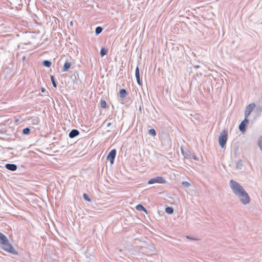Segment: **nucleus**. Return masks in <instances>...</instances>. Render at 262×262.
I'll return each instance as SVG.
<instances>
[{
  "mask_svg": "<svg viewBox=\"0 0 262 262\" xmlns=\"http://www.w3.org/2000/svg\"><path fill=\"white\" fill-rule=\"evenodd\" d=\"M117 151L115 149H113L108 153L106 159L109 160L110 163L113 164L116 155Z\"/></svg>",
  "mask_w": 262,
  "mask_h": 262,
  "instance_id": "39448f33",
  "label": "nucleus"
},
{
  "mask_svg": "<svg viewBox=\"0 0 262 262\" xmlns=\"http://www.w3.org/2000/svg\"><path fill=\"white\" fill-rule=\"evenodd\" d=\"M181 151L182 155L185 158H191L192 154L191 152L188 150L187 149H185L184 148L181 146Z\"/></svg>",
  "mask_w": 262,
  "mask_h": 262,
  "instance_id": "0eeeda50",
  "label": "nucleus"
},
{
  "mask_svg": "<svg viewBox=\"0 0 262 262\" xmlns=\"http://www.w3.org/2000/svg\"><path fill=\"white\" fill-rule=\"evenodd\" d=\"M190 159H193L195 160H198V158L195 156V155H193L192 154V156H191V158H189Z\"/></svg>",
  "mask_w": 262,
  "mask_h": 262,
  "instance_id": "c85d7f7f",
  "label": "nucleus"
},
{
  "mask_svg": "<svg viewBox=\"0 0 262 262\" xmlns=\"http://www.w3.org/2000/svg\"><path fill=\"white\" fill-rule=\"evenodd\" d=\"M8 242H9V241L6 236L0 232V245L5 244Z\"/></svg>",
  "mask_w": 262,
  "mask_h": 262,
  "instance_id": "9d476101",
  "label": "nucleus"
},
{
  "mask_svg": "<svg viewBox=\"0 0 262 262\" xmlns=\"http://www.w3.org/2000/svg\"><path fill=\"white\" fill-rule=\"evenodd\" d=\"M194 68L195 69L200 68V66L199 65H196L194 66Z\"/></svg>",
  "mask_w": 262,
  "mask_h": 262,
  "instance_id": "473e14b6",
  "label": "nucleus"
},
{
  "mask_svg": "<svg viewBox=\"0 0 262 262\" xmlns=\"http://www.w3.org/2000/svg\"><path fill=\"white\" fill-rule=\"evenodd\" d=\"M165 212L169 214H171L173 212V209L171 207H167L165 208Z\"/></svg>",
  "mask_w": 262,
  "mask_h": 262,
  "instance_id": "a211bd4d",
  "label": "nucleus"
},
{
  "mask_svg": "<svg viewBox=\"0 0 262 262\" xmlns=\"http://www.w3.org/2000/svg\"><path fill=\"white\" fill-rule=\"evenodd\" d=\"M107 53V50L104 48H102L100 50V54L101 56H103Z\"/></svg>",
  "mask_w": 262,
  "mask_h": 262,
  "instance_id": "6ab92c4d",
  "label": "nucleus"
},
{
  "mask_svg": "<svg viewBox=\"0 0 262 262\" xmlns=\"http://www.w3.org/2000/svg\"><path fill=\"white\" fill-rule=\"evenodd\" d=\"M30 122L34 125H37L38 124L39 120V118L37 117H32L30 119Z\"/></svg>",
  "mask_w": 262,
  "mask_h": 262,
  "instance_id": "4468645a",
  "label": "nucleus"
},
{
  "mask_svg": "<svg viewBox=\"0 0 262 262\" xmlns=\"http://www.w3.org/2000/svg\"><path fill=\"white\" fill-rule=\"evenodd\" d=\"M255 106V105L253 103H251L247 106V107L246 108V110H245V117H246V118H247L249 116L250 113L254 110Z\"/></svg>",
  "mask_w": 262,
  "mask_h": 262,
  "instance_id": "423d86ee",
  "label": "nucleus"
},
{
  "mask_svg": "<svg viewBox=\"0 0 262 262\" xmlns=\"http://www.w3.org/2000/svg\"><path fill=\"white\" fill-rule=\"evenodd\" d=\"M83 197L84 200H85L89 202L91 201V199L89 198V195L86 193H83Z\"/></svg>",
  "mask_w": 262,
  "mask_h": 262,
  "instance_id": "bb28decb",
  "label": "nucleus"
},
{
  "mask_svg": "<svg viewBox=\"0 0 262 262\" xmlns=\"http://www.w3.org/2000/svg\"><path fill=\"white\" fill-rule=\"evenodd\" d=\"M148 134L152 136H155L156 135V132L155 129H150L148 130Z\"/></svg>",
  "mask_w": 262,
  "mask_h": 262,
  "instance_id": "5701e85b",
  "label": "nucleus"
},
{
  "mask_svg": "<svg viewBox=\"0 0 262 262\" xmlns=\"http://www.w3.org/2000/svg\"><path fill=\"white\" fill-rule=\"evenodd\" d=\"M249 122V120L248 119H247V118H246V117H245V119L243 121H242L241 122H244V123H246V124L247 123H248Z\"/></svg>",
  "mask_w": 262,
  "mask_h": 262,
  "instance_id": "cd10ccee",
  "label": "nucleus"
},
{
  "mask_svg": "<svg viewBox=\"0 0 262 262\" xmlns=\"http://www.w3.org/2000/svg\"><path fill=\"white\" fill-rule=\"evenodd\" d=\"M258 146L262 152V136L259 138L258 141Z\"/></svg>",
  "mask_w": 262,
  "mask_h": 262,
  "instance_id": "412c9836",
  "label": "nucleus"
},
{
  "mask_svg": "<svg viewBox=\"0 0 262 262\" xmlns=\"http://www.w3.org/2000/svg\"><path fill=\"white\" fill-rule=\"evenodd\" d=\"M136 208L138 211H143L147 213L146 209L141 204H138L136 206Z\"/></svg>",
  "mask_w": 262,
  "mask_h": 262,
  "instance_id": "2eb2a0df",
  "label": "nucleus"
},
{
  "mask_svg": "<svg viewBox=\"0 0 262 262\" xmlns=\"http://www.w3.org/2000/svg\"><path fill=\"white\" fill-rule=\"evenodd\" d=\"M227 140V131L224 130L221 134L219 138V142L221 147L223 148L225 147Z\"/></svg>",
  "mask_w": 262,
  "mask_h": 262,
  "instance_id": "7ed1b4c3",
  "label": "nucleus"
},
{
  "mask_svg": "<svg viewBox=\"0 0 262 262\" xmlns=\"http://www.w3.org/2000/svg\"><path fill=\"white\" fill-rule=\"evenodd\" d=\"M102 30H103V29L101 27L98 26V27H96V28L95 29L96 34L99 35V34H100L102 32Z\"/></svg>",
  "mask_w": 262,
  "mask_h": 262,
  "instance_id": "aec40b11",
  "label": "nucleus"
},
{
  "mask_svg": "<svg viewBox=\"0 0 262 262\" xmlns=\"http://www.w3.org/2000/svg\"><path fill=\"white\" fill-rule=\"evenodd\" d=\"M112 124V123L111 122H108L107 124V127H109Z\"/></svg>",
  "mask_w": 262,
  "mask_h": 262,
  "instance_id": "2f4dec72",
  "label": "nucleus"
},
{
  "mask_svg": "<svg viewBox=\"0 0 262 262\" xmlns=\"http://www.w3.org/2000/svg\"><path fill=\"white\" fill-rule=\"evenodd\" d=\"M165 183L166 180L162 177H157L151 179L148 182V184H152L155 183L164 184Z\"/></svg>",
  "mask_w": 262,
  "mask_h": 262,
  "instance_id": "20e7f679",
  "label": "nucleus"
},
{
  "mask_svg": "<svg viewBox=\"0 0 262 262\" xmlns=\"http://www.w3.org/2000/svg\"><path fill=\"white\" fill-rule=\"evenodd\" d=\"M135 76H136V78L138 84L139 85H142V81L140 80V71H139V68L138 67H137L136 68V70H135Z\"/></svg>",
  "mask_w": 262,
  "mask_h": 262,
  "instance_id": "6e6552de",
  "label": "nucleus"
},
{
  "mask_svg": "<svg viewBox=\"0 0 262 262\" xmlns=\"http://www.w3.org/2000/svg\"><path fill=\"white\" fill-rule=\"evenodd\" d=\"M30 132V129L29 127H26L23 129V133L24 135H28Z\"/></svg>",
  "mask_w": 262,
  "mask_h": 262,
  "instance_id": "4be33fe9",
  "label": "nucleus"
},
{
  "mask_svg": "<svg viewBox=\"0 0 262 262\" xmlns=\"http://www.w3.org/2000/svg\"><path fill=\"white\" fill-rule=\"evenodd\" d=\"M71 66V63L69 61H66L63 66V71L67 72L69 70Z\"/></svg>",
  "mask_w": 262,
  "mask_h": 262,
  "instance_id": "ddd939ff",
  "label": "nucleus"
},
{
  "mask_svg": "<svg viewBox=\"0 0 262 262\" xmlns=\"http://www.w3.org/2000/svg\"><path fill=\"white\" fill-rule=\"evenodd\" d=\"M100 105H101V107H102V108H106V107L107 104H106V102H105V101L104 100H101Z\"/></svg>",
  "mask_w": 262,
  "mask_h": 262,
  "instance_id": "393cba45",
  "label": "nucleus"
},
{
  "mask_svg": "<svg viewBox=\"0 0 262 262\" xmlns=\"http://www.w3.org/2000/svg\"><path fill=\"white\" fill-rule=\"evenodd\" d=\"M230 186L233 192L238 198L242 204L246 205L249 203L250 196L241 185L237 182L231 180Z\"/></svg>",
  "mask_w": 262,
  "mask_h": 262,
  "instance_id": "f257e3e1",
  "label": "nucleus"
},
{
  "mask_svg": "<svg viewBox=\"0 0 262 262\" xmlns=\"http://www.w3.org/2000/svg\"><path fill=\"white\" fill-rule=\"evenodd\" d=\"M181 184L184 187H188L190 186V184L187 181H183Z\"/></svg>",
  "mask_w": 262,
  "mask_h": 262,
  "instance_id": "a878e982",
  "label": "nucleus"
},
{
  "mask_svg": "<svg viewBox=\"0 0 262 262\" xmlns=\"http://www.w3.org/2000/svg\"><path fill=\"white\" fill-rule=\"evenodd\" d=\"M128 95V93L126 90L122 89L120 90L119 92V96L121 98H125L127 95Z\"/></svg>",
  "mask_w": 262,
  "mask_h": 262,
  "instance_id": "f8f14e48",
  "label": "nucleus"
},
{
  "mask_svg": "<svg viewBox=\"0 0 262 262\" xmlns=\"http://www.w3.org/2000/svg\"><path fill=\"white\" fill-rule=\"evenodd\" d=\"M51 81H52V83L53 84V86L54 87V88H57V83L55 81V78L53 76H51Z\"/></svg>",
  "mask_w": 262,
  "mask_h": 262,
  "instance_id": "b1692460",
  "label": "nucleus"
},
{
  "mask_svg": "<svg viewBox=\"0 0 262 262\" xmlns=\"http://www.w3.org/2000/svg\"><path fill=\"white\" fill-rule=\"evenodd\" d=\"M79 134V132L76 129H73L69 133V136L70 138H74Z\"/></svg>",
  "mask_w": 262,
  "mask_h": 262,
  "instance_id": "9b49d317",
  "label": "nucleus"
},
{
  "mask_svg": "<svg viewBox=\"0 0 262 262\" xmlns=\"http://www.w3.org/2000/svg\"><path fill=\"white\" fill-rule=\"evenodd\" d=\"M25 58H26L25 56H24V57H23V60H25Z\"/></svg>",
  "mask_w": 262,
  "mask_h": 262,
  "instance_id": "72a5a7b5",
  "label": "nucleus"
},
{
  "mask_svg": "<svg viewBox=\"0 0 262 262\" xmlns=\"http://www.w3.org/2000/svg\"><path fill=\"white\" fill-rule=\"evenodd\" d=\"M41 92H42V93H44V92L46 91V89H45V88H42L41 89Z\"/></svg>",
  "mask_w": 262,
  "mask_h": 262,
  "instance_id": "7c9ffc66",
  "label": "nucleus"
},
{
  "mask_svg": "<svg viewBox=\"0 0 262 262\" xmlns=\"http://www.w3.org/2000/svg\"><path fill=\"white\" fill-rule=\"evenodd\" d=\"M5 167L11 171H15L17 169V166L15 164L7 163L5 165Z\"/></svg>",
  "mask_w": 262,
  "mask_h": 262,
  "instance_id": "1a4fd4ad",
  "label": "nucleus"
},
{
  "mask_svg": "<svg viewBox=\"0 0 262 262\" xmlns=\"http://www.w3.org/2000/svg\"><path fill=\"white\" fill-rule=\"evenodd\" d=\"M51 62L48 60H45L43 61L42 64L46 67L49 68L51 66Z\"/></svg>",
  "mask_w": 262,
  "mask_h": 262,
  "instance_id": "f3484780",
  "label": "nucleus"
},
{
  "mask_svg": "<svg viewBox=\"0 0 262 262\" xmlns=\"http://www.w3.org/2000/svg\"><path fill=\"white\" fill-rule=\"evenodd\" d=\"M1 248L4 250L9 252L14 255H17L18 253L14 249L12 245L9 242H8L5 244H3L1 246Z\"/></svg>",
  "mask_w": 262,
  "mask_h": 262,
  "instance_id": "f03ea898",
  "label": "nucleus"
},
{
  "mask_svg": "<svg viewBox=\"0 0 262 262\" xmlns=\"http://www.w3.org/2000/svg\"><path fill=\"white\" fill-rule=\"evenodd\" d=\"M186 238H188V239H191V240H196V239L195 238H191L190 237V236H186Z\"/></svg>",
  "mask_w": 262,
  "mask_h": 262,
  "instance_id": "c756f323",
  "label": "nucleus"
},
{
  "mask_svg": "<svg viewBox=\"0 0 262 262\" xmlns=\"http://www.w3.org/2000/svg\"><path fill=\"white\" fill-rule=\"evenodd\" d=\"M246 123H244V122H241V123L239 125V129L241 132L242 133H244L246 130Z\"/></svg>",
  "mask_w": 262,
  "mask_h": 262,
  "instance_id": "dca6fc26",
  "label": "nucleus"
}]
</instances>
